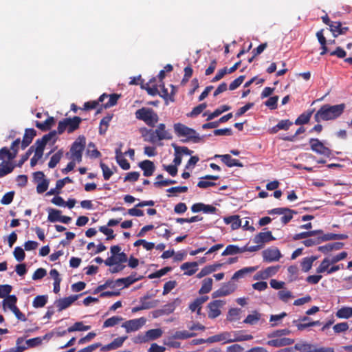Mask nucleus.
Here are the masks:
<instances>
[{"instance_id": "864d4df0", "label": "nucleus", "mask_w": 352, "mask_h": 352, "mask_svg": "<svg viewBox=\"0 0 352 352\" xmlns=\"http://www.w3.org/2000/svg\"><path fill=\"white\" fill-rule=\"evenodd\" d=\"M230 332H223L219 334H217V341L219 342H223V343H230Z\"/></svg>"}, {"instance_id": "412c9836", "label": "nucleus", "mask_w": 352, "mask_h": 352, "mask_svg": "<svg viewBox=\"0 0 352 352\" xmlns=\"http://www.w3.org/2000/svg\"><path fill=\"white\" fill-rule=\"evenodd\" d=\"M214 157H220L221 161L225 163L229 167L238 166L242 167L243 164L237 160L232 158V157L228 155H216Z\"/></svg>"}, {"instance_id": "423d86ee", "label": "nucleus", "mask_w": 352, "mask_h": 352, "mask_svg": "<svg viewBox=\"0 0 352 352\" xmlns=\"http://www.w3.org/2000/svg\"><path fill=\"white\" fill-rule=\"evenodd\" d=\"M85 146V138L83 136H79L72 144L70 148V159L77 162H80L82 157V151Z\"/></svg>"}, {"instance_id": "6ab92c4d", "label": "nucleus", "mask_w": 352, "mask_h": 352, "mask_svg": "<svg viewBox=\"0 0 352 352\" xmlns=\"http://www.w3.org/2000/svg\"><path fill=\"white\" fill-rule=\"evenodd\" d=\"M230 333V343L250 340L253 338L252 335L245 334L242 331H233Z\"/></svg>"}, {"instance_id": "774afa93", "label": "nucleus", "mask_w": 352, "mask_h": 352, "mask_svg": "<svg viewBox=\"0 0 352 352\" xmlns=\"http://www.w3.org/2000/svg\"><path fill=\"white\" fill-rule=\"evenodd\" d=\"M278 96H273L270 98L266 102L265 105L271 109H275L277 107Z\"/></svg>"}, {"instance_id": "ddd939ff", "label": "nucleus", "mask_w": 352, "mask_h": 352, "mask_svg": "<svg viewBox=\"0 0 352 352\" xmlns=\"http://www.w3.org/2000/svg\"><path fill=\"white\" fill-rule=\"evenodd\" d=\"M262 254L264 261L267 262L277 261L282 256L279 250L274 247L264 250Z\"/></svg>"}, {"instance_id": "f257e3e1", "label": "nucleus", "mask_w": 352, "mask_h": 352, "mask_svg": "<svg viewBox=\"0 0 352 352\" xmlns=\"http://www.w3.org/2000/svg\"><path fill=\"white\" fill-rule=\"evenodd\" d=\"M345 109L344 104L336 105L324 104L315 114L314 118L317 122L335 120L342 115Z\"/></svg>"}, {"instance_id": "6e6d98bb", "label": "nucleus", "mask_w": 352, "mask_h": 352, "mask_svg": "<svg viewBox=\"0 0 352 352\" xmlns=\"http://www.w3.org/2000/svg\"><path fill=\"white\" fill-rule=\"evenodd\" d=\"M207 107V104L206 103L200 104L199 105L193 108L192 111L188 114V116L189 117H195L197 115L200 114Z\"/></svg>"}, {"instance_id": "aec40b11", "label": "nucleus", "mask_w": 352, "mask_h": 352, "mask_svg": "<svg viewBox=\"0 0 352 352\" xmlns=\"http://www.w3.org/2000/svg\"><path fill=\"white\" fill-rule=\"evenodd\" d=\"M294 342V340L289 338H277L269 340L267 344L272 346L280 347L291 345Z\"/></svg>"}, {"instance_id": "39448f33", "label": "nucleus", "mask_w": 352, "mask_h": 352, "mask_svg": "<svg viewBox=\"0 0 352 352\" xmlns=\"http://www.w3.org/2000/svg\"><path fill=\"white\" fill-rule=\"evenodd\" d=\"M80 122L81 118L78 116L63 119L58 122V131L56 132L58 134H62L65 131L68 133H72L79 127Z\"/></svg>"}, {"instance_id": "a211bd4d", "label": "nucleus", "mask_w": 352, "mask_h": 352, "mask_svg": "<svg viewBox=\"0 0 352 352\" xmlns=\"http://www.w3.org/2000/svg\"><path fill=\"white\" fill-rule=\"evenodd\" d=\"M274 238L273 237L271 232H260L257 235H256L253 239L254 243L257 244L262 245L265 243L269 242L270 241L274 240Z\"/></svg>"}, {"instance_id": "f03ea898", "label": "nucleus", "mask_w": 352, "mask_h": 352, "mask_svg": "<svg viewBox=\"0 0 352 352\" xmlns=\"http://www.w3.org/2000/svg\"><path fill=\"white\" fill-rule=\"evenodd\" d=\"M142 135L146 140L153 143L164 140H170L172 138L170 133L166 129V125L162 123L158 124L155 130L144 129L142 130Z\"/></svg>"}, {"instance_id": "de8ad7c7", "label": "nucleus", "mask_w": 352, "mask_h": 352, "mask_svg": "<svg viewBox=\"0 0 352 352\" xmlns=\"http://www.w3.org/2000/svg\"><path fill=\"white\" fill-rule=\"evenodd\" d=\"M194 336H195V333H190L186 330H184V331H176L173 334V338L174 339L185 340V339L190 338H192Z\"/></svg>"}, {"instance_id": "cd10ccee", "label": "nucleus", "mask_w": 352, "mask_h": 352, "mask_svg": "<svg viewBox=\"0 0 352 352\" xmlns=\"http://www.w3.org/2000/svg\"><path fill=\"white\" fill-rule=\"evenodd\" d=\"M15 166L16 165L11 162H2L0 163V178L12 173Z\"/></svg>"}, {"instance_id": "20e7f679", "label": "nucleus", "mask_w": 352, "mask_h": 352, "mask_svg": "<svg viewBox=\"0 0 352 352\" xmlns=\"http://www.w3.org/2000/svg\"><path fill=\"white\" fill-rule=\"evenodd\" d=\"M138 120H142L149 126H155L159 120L157 113L151 108L142 107L135 113Z\"/></svg>"}, {"instance_id": "ea45409f", "label": "nucleus", "mask_w": 352, "mask_h": 352, "mask_svg": "<svg viewBox=\"0 0 352 352\" xmlns=\"http://www.w3.org/2000/svg\"><path fill=\"white\" fill-rule=\"evenodd\" d=\"M16 297L14 295L8 296V297L3 300V306L9 308L12 311L14 309H16Z\"/></svg>"}, {"instance_id": "c03bdc74", "label": "nucleus", "mask_w": 352, "mask_h": 352, "mask_svg": "<svg viewBox=\"0 0 352 352\" xmlns=\"http://www.w3.org/2000/svg\"><path fill=\"white\" fill-rule=\"evenodd\" d=\"M47 302V296H37L32 302V305L35 308L43 307Z\"/></svg>"}, {"instance_id": "69168bd1", "label": "nucleus", "mask_w": 352, "mask_h": 352, "mask_svg": "<svg viewBox=\"0 0 352 352\" xmlns=\"http://www.w3.org/2000/svg\"><path fill=\"white\" fill-rule=\"evenodd\" d=\"M333 329L336 333L344 332L349 329V324L347 322H340L334 325Z\"/></svg>"}, {"instance_id": "f8f14e48", "label": "nucleus", "mask_w": 352, "mask_h": 352, "mask_svg": "<svg viewBox=\"0 0 352 352\" xmlns=\"http://www.w3.org/2000/svg\"><path fill=\"white\" fill-rule=\"evenodd\" d=\"M311 148L314 152L329 157L330 156L331 152V150L325 146L322 142H320L318 139L311 138L309 141Z\"/></svg>"}, {"instance_id": "bf43d9fd", "label": "nucleus", "mask_w": 352, "mask_h": 352, "mask_svg": "<svg viewBox=\"0 0 352 352\" xmlns=\"http://www.w3.org/2000/svg\"><path fill=\"white\" fill-rule=\"evenodd\" d=\"M170 270H171L170 267H166L164 268H162V269L157 271L155 273L151 274L148 277L150 278H160V277H162V276L165 275L166 273H168Z\"/></svg>"}, {"instance_id": "603ef678", "label": "nucleus", "mask_w": 352, "mask_h": 352, "mask_svg": "<svg viewBox=\"0 0 352 352\" xmlns=\"http://www.w3.org/2000/svg\"><path fill=\"white\" fill-rule=\"evenodd\" d=\"M313 112H314V111L312 110V111L308 112L307 113L301 114L295 121V124L300 125V124H304L307 123L309 121Z\"/></svg>"}, {"instance_id": "dca6fc26", "label": "nucleus", "mask_w": 352, "mask_h": 352, "mask_svg": "<svg viewBox=\"0 0 352 352\" xmlns=\"http://www.w3.org/2000/svg\"><path fill=\"white\" fill-rule=\"evenodd\" d=\"M127 339V336L119 337L114 339L111 343L102 346L101 347V351L106 352L112 350H116L121 347L124 342Z\"/></svg>"}, {"instance_id": "79ce46f5", "label": "nucleus", "mask_w": 352, "mask_h": 352, "mask_svg": "<svg viewBox=\"0 0 352 352\" xmlns=\"http://www.w3.org/2000/svg\"><path fill=\"white\" fill-rule=\"evenodd\" d=\"M261 316V315L258 312L253 311L246 317L243 322L252 325L255 324L259 321Z\"/></svg>"}, {"instance_id": "2f4dec72", "label": "nucleus", "mask_w": 352, "mask_h": 352, "mask_svg": "<svg viewBox=\"0 0 352 352\" xmlns=\"http://www.w3.org/2000/svg\"><path fill=\"white\" fill-rule=\"evenodd\" d=\"M257 269H258V267H256H256H244V268L236 272L233 274L232 279L238 280L241 278H243L247 274L252 273V272H255Z\"/></svg>"}, {"instance_id": "2eb2a0df", "label": "nucleus", "mask_w": 352, "mask_h": 352, "mask_svg": "<svg viewBox=\"0 0 352 352\" xmlns=\"http://www.w3.org/2000/svg\"><path fill=\"white\" fill-rule=\"evenodd\" d=\"M127 261V256L125 253L122 252V254L111 255V256L109 257L104 261V264L107 266H113L114 265H118L126 263Z\"/></svg>"}, {"instance_id": "7c9ffc66", "label": "nucleus", "mask_w": 352, "mask_h": 352, "mask_svg": "<svg viewBox=\"0 0 352 352\" xmlns=\"http://www.w3.org/2000/svg\"><path fill=\"white\" fill-rule=\"evenodd\" d=\"M246 248H239L234 245H230L226 247L225 250L223 252L222 255L223 256H227V255H233L239 253H242L246 251Z\"/></svg>"}, {"instance_id": "9d476101", "label": "nucleus", "mask_w": 352, "mask_h": 352, "mask_svg": "<svg viewBox=\"0 0 352 352\" xmlns=\"http://www.w3.org/2000/svg\"><path fill=\"white\" fill-rule=\"evenodd\" d=\"M146 321V319L143 317L132 319L124 322L122 327L126 329L127 333L136 331L145 324Z\"/></svg>"}, {"instance_id": "680f3d73", "label": "nucleus", "mask_w": 352, "mask_h": 352, "mask_svg": "<svg viewBox=\"0 0 352 352\" xmlns=\"http://www.w3.org/2000/svg\"><path fill=\"white\" fill-rule=\"evenodd\" d=\"M346 256H347V253L346 252H342L337 255L329 256L328 258H329V260L331 261V262L333 264H335L342 260H344V258H346Z\"/></svg>"}, {"instance_id": "5701e85b", "label": "nucleus", "mask_w": 352, "mask_h": 352, "mask_svg": "<svg viewBox=\"0 0 352 352\" xmlns=\"http://www.w3.org/2000/svg\"><path fill=\"white\" fill-rule=\"evenodd\" d=\"M197 262H186L183 263L180 268L185 271L184 274L187 276H191L194 274L198 270Z\"/></svg>"}, {"instance_id": "bb28decb", "label": "nucleus", "mask_w": 352, "mask_h": 352, "mask_svg": "<svg viewBox=\"0 0 352 352\" xmlns=\"http://www.w3.org/2000/svg\"><path fill=\"white\" fill-rule=\"evenodd\" d=\"M140 167L144 170V175L149 177L153 175L155 166L151 161L144 160L140 164Z\"/></svg>"}, {"instance_id": "4c0bfd02", "label": "nucleus", "mask_w": 352, "mask_h": 352, "mask_svg": "<svg viewBox=\"0 0 352 352\" xmlns=\"http://www.w3.org/2000/svg\"><path fill=\"white\" fill-rule=\"evenodd\" d=\"M91 329V326L84 325L82 322H77L67 329L69 333L74 331H85Z\"/></svg>"}, {"instance_id": "a18cd8bd", "label": "nucleus", "mask_w": 352, "mask_h": 352, "mask_svg": "<svg viewBox=\"0 0 352 352\" xmlns=\"http://www.w3.org/2000/svg\"><path fill=\"white\" fill-rule=\"evenodd\" d=\"M163 332L160 329H150L146 332L148 342L154 340L162 336Z\"/></svg>"}, {"instance_id": "13d9d810", "label": "nucleus", "mask_w": 352, "mask_h": 352, "mask_svg": "<svg viewBox=\"0 0 352 352\" xmlns=\"http://www.w3.org/2000/svg\"><path fill=\"white\" fill-rule=\"evenodd\" d=\"M121 320H122V318L120 317H117V316L111 317L104 321L103 327L106 328V327H113V326L117 324Z\"/></svg>"}, {"instance_id": "09e8293b", "label": "nucleus", "mask_w": 352, "mask_h": 352, "mask_svg": "<svg viewBox=\"0 0 352 352\" xmlns=\"http://www.w3.org/2000/svg\"><path fill=\"white\" fill-rule=\"evenodd\" d=\"M63 152L62 150L58 151L57 153H56L54 155H53L48 163V166L50 168H54L57 164L60 162L62 156H63Z\"/></svg>"}, {"instance_id": "1a4fd4ad", "label": "nucleus", "mask_w": 352, "mask_h": 352, "mask_svg": "<svg viewBox=\"0 0 352 352\" xmlns=\"http://www.w3.org/2000/svg\"><path fill=\"white\" fill-rule=\"evenodd\" d=\"M226 305V301L215 300L209 302L207 305L208 316L210 319H214L221 314V308Z\"/></svg>"}, {"instance_id": "e2e57ef3", "label": "nucleus", "mask_w": 352, "mask_h": 352, "mask_svg": "<svg viewBox=\"0 0 352 352\" xmlns=\"http://www.w3.org/2000/svg\"><path fill=\"white\" fill-rule=\"evenodd\" d=\"M14 256L18 261H21L25 258V254L24 250L20 247H16L14 250Z\"/></svg>"}, {"instance_id": "72a5a7b5", "label": "nucleus", "mask_w": 352, "mask_h": 352, "mask_svg": "<svg viewBox=\"0 0 352 352\" xmlns=\"http://www.w3.org/2000/svg\"><path fill=\"white\" fill-rule=\"evenodd\" d=\"M333 265L328 257L324 258L316 269V272L318 274L327 273L329 274L330 266Z\"/></svg>"}, {"instance_id": "5fc2aeb1", "label": "nucleus", "mask_w": 352, "mask_h": 352, "mask_svg": "<svg viewBox=\"0 0 352 352\" xmlns=\"http://www.w3.org/2000/svg\"><path fill=\"white\" fill-rule=\"evenodd\" d=\"M144 247L146 250H151L155 247V244L151 242H148L143 239H140L134 243V246L137 247L141 245Z\"/></svg>"}, {"instance_id": "c756f323", "label": "nucleus", "mask_w": 352, "mask_h": 352, "mask_svg": "<svg viewBox=\"0 0 352 352\" xmlns=\"http://www.w3.org/2000/svg\"><path fill=\"white\" fill-rule=\"evenodd\" d=\"M208 296H201L195 299L189 306V309L192 311L197 310V314H200L201 305L208 300Z\"/></svg>"}, {"instance_id": "338daca9", "label": "nucleus", "mask_w": 352, "mask_h": 352, "mask_svg": "<svg viewBox=\"0 0 352 352\" xmlns=\"http://www.w3.org/2000/svg\"><path fill=\"white\" fill-rule=\"evenodd\" d=\"M175 153L179 154L182 157L183 155H190L192 153L186 146H175Z\"/></svg>"}, {"instance_id": "f3484780", "label": "nucleus", "mask_w": 352, "mask_h": 352, "mask_svg": "<svg viewBox=\"0 0 352 352\" xmlns=\"http://www.w3.org/2000/svg\"><path fill=\"white\" fill-rule=\"evenodd\" d=\"M235 290V286L233 284H226L223 285L222 287L219 289L218 290L212 293L213 298L221 297L228 296Z\"/></svg>"}, {"instance_id": "0e129e2a", "label": "nucleus", "mask_w": 352, "mask_h": 352, "mask_svg": "<svg viewBox=\"0 0 352 352\" xmlns=\"http://www.w3.org/2000/svg\"><path fill=\"white\" fill-rule=\"evenodd\" d=\"M285 212L282 214L283 217L280 218V220L283 223L286 224L292 219L293 211L286 208Z\"/></svg>"}, {"instance_id": "f704fd0d", "label": "nucleus", "mask_w": 352, "mask_h": 352, "mask_svg": "<svg viewBox=\"0 0 352 352\" xmlns=\"http://www.w3.org/2000/svg\"><path fill=\"white\" fill-rule=\"evenodd\" d=\"M336 316L338 318L349 319L352 317V307H343L337 311Z\"/></svg>"}, {"instance_id": "49530a36", "label": "nucleus", "mask_w": 352, "mask_h": 352, "mask_svg": "<svg viewBox=\"0 0 352 352\" xmlns=\"http://www.w3.org/2000/svg\"><path fill=\"white\" fill-rule=\"evenodd\" d=\"M315 260L316 258L313 256L304 258L301 262V267L302 271H304L305 272H307L308 271H309Z\"/></svg>"}, {"instance_id": "9b49d317", "label": "nucleus", "mask_w": 352, "mask_h": 352, "mask_svg": "<svg viewBox=\"0 0 352 352\" xmlns=\"http://www.w3.org/2000/svg\"><path fill=\"white\" fill-rule=\"evenodd\" d=\"M34 179L37 184L36 191L38 193H43L45 192L49 186V180L45 178V175L41 171H38L34 173Z\"/></svg>"}, {"instance_id": "a878e982", "label": "nucleus", "mask_w": 352, "mask_h": 352, "mask_svg": "<svg viewBox=\"0 0 352 352\" xmlns=\"http://www.w3.org/2000/svg\"><path fill=\"white\" fill-rule=\"evenodd\" d=\"M119 98H120V95H118L116 94H111V95H107V94H104L102 96H100L99 100L100 102H104L105 98H109L108 102L104 103V104L105 108H109V107L114 106L117 103V101Z\"/></svg>"}, {"instance_id": "4be33fe9", "label": "nucleus", "mask_w": 352, "mask_h": 352, "mask_svg": "<svg viewBox=\"0 0 352 352\" xmlns=\"http://www.w3.org/2000/svg\"><path fill=\"white\" fill-rule=\"evenodd\" d=\"M329 27L334 37L343 34L348 30V28H342L341 23L339 21L331 22V24H329Z\"/></svg>"}, {"instance_id": "6e6552de", "label": "nucleus", "mask_w": 352, "mask_h": 352, "mask_svg": "<svg viewBox=\"0 0 352 352\" xmlns=\"http://www.w3.org/2000/svg\"><path fill=\"white\" fill-rule=\"evenodd\" d=\"M294 349L300 352H334L331 347H318L307 342H300L295 344Z\"/></svg>"}, {"instance_id": "c85d7f7f", "label": "nucleus", "mask_w": 352, "mask_h": 352, "mask_svg": "<svg viewBox=\"0 0 352 352\" xmlns=\"http://www.w3.org/2000/svg\"><path fill=\"white\" fill-rule=\"evenodd\" d=\"M35 135L36 131L33 129H26L21 142V148L24 149L29 146Z\"/></svg>"}, {"instance_id": "a19ab883", "label": "nucleus", "mask_w": 352, "mask_h": 352, "mask_svg": "<svg viewBox=\"0 0 352 352\" xmlns=\"http://www.w3.org/2000/svg\"><path fill=\"white\" fill-rule=\"evenodd\" d=\"M140 279V277H135V275H131L126 278H119L117 280L116 283L118 285H120V284H124V287H128L130 285L133 284L135 281Z\"/></svg>"}, {"instance_id": "393cba45", "label": "nucleus", "mask_w": 352, "mask_h": 352, "mask_svg": "<svg viewBox=\"0 0 352 352\" xmlns=\"http://www.w3.org/2000/svg\"><path fill=\"white\" fill-rule=\"evenodd\" d=\"M226 224H230L232 230H236L241 226V221L238 215H232L223 218Z\"/></svg>"}, {"instance_id": "c9c22d12", "label": "nucleus", "mask_w": 352, "mask_h": 352, "mask_svg": "<svg viewBox=\"0 0 352 352\" xmlns=\"http://www.w3.org/2000/svg\"><path fill=\"white\" fill-rule=\"evenodd\" d=\"M213 280L211 278H207L202 280V285L200 288L199 293L204 294L209 293L212 289Z\"/></svg>"}, {"instance_id": "b1692460", "label": "nucleus", "mask_w": 352, "mask_h": 352, "mask_svg": "<svg viewBox=\"0 0 352 352\" xmlns=\"http://www.w3.org/2000/svg\"><path fill=\"white\" fill-rule=\"evenodd\" d=\"M16 156V151H10L8 148L3 147L0 149V160L3 162H10Z\"/></svg>"}, {"instance_id": "052dcab7", "label": "nucleus", "mask_w": 352, "mask_h": 352, "mask_svg": "<svg viewBox=\"0 0 352 352\" xmlns=\"http://www.w3.org/2000/svg\"><path fill=\"white\" fill-rule=\"evenodd\" d=\"M100 167L102 170L104 179L105 180H108L111 177V175L113 174V170L110 168H109L108 166L104 164V163L100 164Z\"/></svg>"}, {"instance_id": "4468645a", "label": "nucleus", "mask_w": 352, "mask_h": 352, "mask_svg": "<svg viewBox=\"0 0 352 352\" xmlns=\"http://www.w3.org/2000/svg\"><path fill=\"white\" fill-rule=\"evenodd\" d=\"M78 298V295L70 296L66 298H60L55 302V305L58 311H61L69 307Z\"/></svg>"}, {"instance_id": "8fccbe9b", "label": "nucleus", "mask_w": 352, "mask_h": 352, "mask_svg": "<svg viewBox=\"0 0 352 352\" xmlns=\"http://www.w3.org/2000/svg\"><path fill=\"white\" fill-rule=\"evenodd\" d=\"M230 109V107L228 105H223L221 107L217 109L214 112L208 115L207 120H210L214 118L219 116L222 113Z\"/></svg>"}, {"instance_id": "58836bf2", "label": "nucleus", "mask_w": 352, "mask_h": 352, "mask_svg": "<svg viewBox=\"0 0 352 352\" xmlns=\"http://www.w3.org/2000/svg\"><path fill=\"white\" fill-rule=\"evenodd\" d=\"M48 217L47 219L50 222L59 221L61 216V211L54 208L47 209Z\"/></svg>"}, {"instance_id": "37998d69", "label": "nucleus", "mask_w": 352, "mask_h": 352, "mask_svg": "<svg viewBox=\"0 0 352 352\" xmlns=\"http://www.w3.org/2000/svg\"><path fill=\"white\" fill-rule=\"evenodd\" d=\"M241 314V310L238 308H232L228 311L227 315V320L229 321H236L240 319V315Z\"/></svg>"}, {"instance_id": "4d7b16f0", "label": "nucleus", "mask_w": 352, "mask_h": 352, "mask_svg": "<svg viewBox=\"0 0 352 352\" xmlns=\"http://www.w3.org/2000/svg\"><path fill=\"white\" fill-rule=\"evenodd\" d=\"M278 295L279 298L284 302H287L290 298H294L292 292L288 290H285V289L279 291L278 293Z\"/></svg>"}, {"instance_id": "3c124183", "label": "nucleus", "mask_w": 352, "mask_h": 352, "mask_svg": "<svg viewBox=\"0 0 352 352\" xmlns=\"http://www.w3.org/2000/svg\"><path fill=\"white\" fill-rule=\"evenodd\" d=\"M112 116H107L101 120L99 127V132L100 134H104L107 131Z\"/></svg>"}, {"instance_id": "0eeeda50", "label": "nucleus", "mask_w": 352, "mask_h": 352, "mask_svg": "<svg viewBox=\"0 0 352 352\" xmlns=\"http://www.w3.org/2000/svg\"><path fill=\"white\" fill-rule=\"evenodd\" d=\"M57 140V132L52 131L47 135H45L41 139H38L35 142V153L43 155L44 148L47 143L54 144Z\"/></svg>"}, {"instance_id": "7ed1b4c3", "label": "nucleus", "mask_w": 352, "mask_h": 352, "mask_svg": "<svg viewBox=\"0 0 352 352\" xmlns=\"http://www.w3.org/2000/svg\"><path fill=\"white\" fill-rule=\"evenodd\" d=\"M174 131L179 138H184L183 142H192L197 143L201 138L199 135L193 129L182 124L176 123L173 126Z\"/></svg>"}, {"instance_id": "e433bc0d", "label": "nucleus", "mask_w": 352, "mask_h": 352, "mask_svg": "<svg viewBox=\"0 0 352 352\" xmlns=\"http://www.w3.org/2000/svg\"><path fill=\"white\" fill-rule=\"evenodd\" d=\"M343 246L342 243H334L331 244H327L323 246L319 247V250L324 254L329 253V252L336 250L341 249Z\"/></svg>"}, {"instance_id": "473e14b6", "label": "nucleus", "mask_w": 352, "mask_h": 352, "mask_svg": "<svg viewBox=\"0 0 352 352\" xmlns=\"http://www.w3.org/2000/svg\"><path fill=\"white\" fill-rule=\"evenodd\" d=\"M54 124L55 119L53 117L47 118L45 122L36 121L35 122L36 126L43 131L50 129Z\"/></svg>"}]
</instances>
